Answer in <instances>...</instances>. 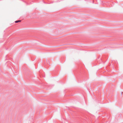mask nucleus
I'll use <instances>...</instances> for the list:
<instances>
[{
    "label": "nucleus",
    "mask_w": 123,
    "mask_h": 123,
    "mask_svg": "<svg viewBox=\"0 0 123 123\" xmlns=\"http://www.w3.org/2000/svg\"><path fill=\"white\" fill-rule=\"evenodd\" d=\"M21 21V20H17L15 21V23H18L19 22H20Z\"/></svg>",
    "instance_id": "1"
}]
</instances>
